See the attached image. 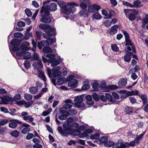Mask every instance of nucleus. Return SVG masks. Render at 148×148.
<instances>
[{"instance_id": "36", "label": "nucleus", "mask_w": 148, "mask_h": 148, "mask_svg": "<svg viewBox=\"0 0 148 148\" xmlns=\"http://www.w3.org/2000/svg\"><path fill=\"white\" fill-rule=\"evenodd\" d=\"M115 14V12L113 10H111L110 11L108 14H107L106 16L105 17V18H111L112 16H113Z\"/></svg>"}, {"instance_id": "3", "label": "nucleus", "mask_w": 148, "mask_h": 148, "mask_svg": "<svg viewBox=\"0 0 148 148\" xmlns=\"http://www.w3.org/2000/svg\"><path fill=\"white\" fill-rule=\"evenodd\" d=\"M57 6L56 3H52L49 5L45 6H42L40 10V12L41 13H43L44 11L50 12H54L57 9Z\"/></svg>"}, {"instance_id": "62", "label": "nucleus", "mask_w": 148, "mask_h": 148, "mask_svg": "<svg viewBox=\"0 0 148 148\" xmlns=\"http://www.w3.org/2000/svg\"><path fill=\"white\" fill-rule=\"evenodd\" d=\"M129 99L132 104H133L136 103V100L135 98L132 97H129Z\"/></svg>"}, {"instance_id": "28", "label": "nucleus", "mask_w": 148, "mask_h": 148, "mask_svg": "<svg viewBox=\"0 0 148 148\" xmlns=\"http://www.w3.org/2000/svg\"><path fill=\"white\" fill-rule=\"evenodd\" d=\"M141 3L140 1L136 0L133 2V8H138L143 6V5H140Z\"/></svg>"}, {"instance_id": "10", "label": "nucleus", "mask_w": 148, "mask_h": 148, "mask_svg": "<svg viewBox=\"0 0 148 148\" xmlns=\"http://www.w3.org/2000/svg\"><path fill=\"white\" fill-rule=\"evenodd\" d=\"M101 8V7L99 5L95 4L88 6V10L89 12L92 13L96 11H98Z\"/></svg>"}, {"instance_id": "37", "label": "nucleus", "mask_w": 148, "mask_h": 148, "mask_svg": "<svg viewBox=\"0 0 148 148\" xmlns=\"http://www.w3.org/2000/svg\"><path fill=\"white\" fill-rule=\"evenodd\" d=\"M36 36L38 40H40L41 37L42 35V32L40 30H38L36 32Z\"/></svg>"}, {"instance_id": "5", "label": "nucleus", "mask_w": 148, "mask_h": 148, "mask_svg": "<svg viewBox=\"0 0 148 148\" xmlns=\"http://www.w3.org/2000/svg\"><path fill=\"white\" fill-rule=\"evenodd\" d=\"M44 14L43 13H40L41 18L40 19V21L45 23H49L51 21V19L49 15L50 14V12L47 11H44Z\"/></svg>"}, {"instance_id": "55", "label": "nucleus", "mask_w": 148, "mask_h": 148, "mask_svg": "<svg viewBox=\"0 0 148 148\" xmlns=\"http://www.w3.org/2000/svg\"><path fill=\"white\" fill-rule=\"evenodd\" d=\"M99 138V135L98 134H96L90 136V138L91 139H98Z\"/></svg>"}, {"instance_id": "59", "label": "nucleus", "mask_w": 148, "mask_h": 148, "mask_svg": "<svg viewBox=\"0 0 148 148\" xmlns=\"http://www.w3.org/2000/svg\"><path fill=\"white\" fill-rule=\"evenodd\" d=\"M104 24L106 26L108 27L111 25V22L110 20H107L104 22Z\"/></svg>"}, {"instance_id": "11", "label": "nucleus", "mask_w": 148, "mask_h": 148, "mask_svg": "<svg viewBox=\"0 0 148 148\" xmlns=\"http://www.w3.org/2000/svg\"><path fill=\"white\" fill-rule=\"evenodd\" d=\"M10 122L9 124V127L11 128H15L17 126V124H21L22 123L21 122L19 121L11 119L10 120Z\"/></svg>"}, {"instance_id": "60", "label": "nucleus", "mask_w": 148, "mask_h": 148, "mask_svg": "<svg viewBox=\"0 0 148 148\" xmlns=\"http://www.w3.org/2000/svg\"><path fill=\"white\" fill-rule=\"evenodd\" d=\"M64 82V81L62 78L59 79L57 82L56 84L58 85H60L62 84Z\"/></svg>"}, {"instance_id": "61", "label": "nucleus", "mask_w": 148, "mask_h": 148, "mask_svg": "<svg viewBox=\"0 0 148 148\" xmlns=\"http://www.w3.org/2000/svg\"><path fill=\"white\" fill-rule=\"evenodd\" d=\"M34 134L32 133H29L27 135L26 137V139L29 140L32 138L34 136Z\"/></svg>"}, {"instance_id": "57", "label": "nucleus", "mask_w": 148, "mask_h": 148, "mask_svg": "<svg viewBox=\"0 0 148 148\" xmlns=\"http://www.w3.org/2000/svg\"><path fill=\"white\" fill-rule=\"evenodd\" d=\"M111 48L112 50L114 51H118L119 50L118 47L115 44L111 45Z\"/></svg>"}, {"instance_id": "63", "label": "nucleus", "mask_w": 148, "mask_h": 148, "mask_svg": "<svg viewBox=\"0 0 148 148\" xmlns=\"http://www.w3.org/2000/svg\"><path fill=\"white\" fill-rule=\"evenodd\" d=\"M0 110L1 111L4 112L5 113H8L9 112L8 110V109L7 108L3 107H1L0 108Z\"/></svg>"}, {"instance_id": "49", "label": "nucleus", "mask_w": 148, "mask_h": 148, "mask_svg": "<svg viewBox=\"0 0 148 148\" xmlns=\"http://www.w3.org/2000/svg\"><path fill=\"white\" fill-rule=\"evenodd\" d=\"M41 44H42V46H43V47H47V46H48L49 45V42L48 41L46 40H43L42 41H41Z\"/></svg>"}, {"instance_id": "45", "label": "nucleus", "mask_w": 148, "mask_h": 148, "mask_svg": "<svg viewBox=\"0 0 148 148\" xmlns=\"http://www.w3.org/2000/svg\"><path fill=\"white\" fill-rule=\"evenodd\" d=\"M30 131V129L29 127H25L21 131V133L23 134H27Z\"/></svg>"}, {"instance_id": "35", "label": "nucleus", "mask_w": 148, "mask_h": 148, "mask_svg": "<svg viewBox=\"0 0 148 148\" xmlns=\"http://www.w3.org/2000/svg\"><path fill=\"white\" fill-rule=\"evenodd\" d=\"M72 106L71 104H64L62 108V110H64V111H65L66 109H70Z\"/></svg>"}, {"instance_id": "19", "label": "nucleus", "mask_w": 148, "mask_h": 148, "mask_svg": "<svg viewBox=\"0 0 148 148\" xmlns=\"http://www.w3.org/2000/svg\"><path fill=\"white\" fill-rule=\"evenodd\" d=\"M88 11L87 10H81L79 13V15L84 18L88 16Z\"/></svg>"}, {"instance_id": "17", "label": "nucleus", "mask_w": 148, "mask_h": 148, "mask_svg": "<svg viewBox=\"0 0 148 148\" xmlns=\"http://www.w3.org/2000/svg\"><path fill=\"white\" fill-rule=\"evenodd\" d=\"M113 148H125V143H122L121 140H119L114 145Z\"/></svg>"}, {"instance_id": "23", "label": "nucleus", "mask_w": 148, "mask_h": 148, "mask_svg": "<svg viewBox=\"0 0 148 148\" xmlns=\"http://www.w3.org/2000/svg\"><path fill=\"white\" fill-rule=\"evenodd\" d=\"M29 92L32 94H36L38 92V89L35 86L31 87L29 88Z\"/></svg>"}, {"instance_id": "8", "label": "nucleus", "mask_w": 148, "mask_h": 148, "mask_svg": "<svg viewBox=\"0 0 148 148\" xmlns=\"http://www.w3.org/2000/svg\"><path fill=\"white\" fill-rule=\"evenodd\" d=\"M130 11L131 10L128 9H123V11L126 17H127L130 21H134L136 18V15L131 12Z\"/></svg>"}, {"instance_id": "44", "label": "nucleus", "mask_w": 148, "mask_h": 148, "mask_svg": "<svg viewBox=\"0 0 148 148\" xmlns=\"http://www.w3.org/2000/svg\"><path fill=\"white\" fill-rule=\"evenodd\" d=\"M25 12L26 14L28 17H30L32 16V13L29 9H26L25 10Z\"/></svg>"}, {"instance_id": "38", "label": "nucleus", "mask_w": 148, "mask_h": 148, "mask_svg": "<svg viewBox=\"0 0 148 148\" xmlns=\"http://www.w3.org/2000/svg\"><path fill=\"white\" fill-rule=\"evenodd\" d=\"M26 54L27 53L25 51L22 49L20 52H17L16 53L17 56L18 57L22 56L24 55H26Z\"/></svg>"}, {"instance_id": "29", "label": "nucleus", "mask_w": 148, "mask_h": 148, "mask_svg": "<svg viewBox=\"0 0 148 148\" xmlns=\"http://www.w3.org/2000/svg\"><path fill=\"white\" fill-rule=\"evenodd\" d=\"M101 18V16L98 12L93 14L92 15L93 19L99 20Z\"/></svg>"}, {"instance_id": "48", "label": "nucleus", "mask_w": 148, "mask_h": 148, "mask_svg": "<svg viewBox=\"0 0 148 148\" xmlns=\"http://www.w3.org/2000/svg\"><path fill=\"white\" fill-rule=\"evenodd\" d=\"M139 69V66L138 65H136L134 68H131L130 70V72L131 73V71H132V72L134 71V72H136Z\"/></svg>"}, {"instance_id": "58", "label": "nucleus", "mask_w": 148, "mask_h": 148, "mask_svg": "<svg viewBox=\"0 0 148 148\" xmlns=\"http://www.w3.org/2000/svg\"><path fill=\"white\" fill-rule=\"evenodd\" d=\"M3 102L4 103L7 104L10 101V99L9 98V97H4L3 99Z\"/></svg>"}, {"instance_id": "13", "label": "nucleus", "mask_w": 148, "mask_h": 148, "mask_svg": "<svg viewBox=\"0 0 148 148\" xmlns=\"http://www.w3.org/2000/svg\"><path fill=\"white\" fill-rule=\"evenodd\" d=\"M58 4L60 7L62 12L64 13L66 12L65 10L66 6L67 5V3L62 0H59L58 1Z\"/></svg>"}, {"instance_id": "50", "label": "nucleus", "mask_w": 148, "mask_h": 148, "mask_svg": "<svg viewBox=\"0 0 148 148\" xmlns=\"http://www.w3.org/2000/svg\"><path fill=\"white\" fill-rule=\"evenodd\" d=\"M80 7L82 8V10H87V7L86 4L83 2L81 3Z\"/></svg>"}, {"instance_id": "39", "label": "nucleus", "mask_w": 148, "mask_h": 148, "mask_svg": "<svg viewBox=\"0 0 148 148\" xmlns=\"http://www.w3.org/2000/svg\"><path fill=\"white\" fill-rule=\"evenodd\" d=\"M125 42L126 46H129L132 47L134 45V43L132 42L131 40L130 39L125 40Z\"/></svg>"}, {"instance_id": "32", "label": "nucleus", "mask_w": 148, "mask_h": 148, "mask_svg": "<svg viewBox=\"0 0 148 148\" xmlns=\"http://www.w3.org/2000/svg\"><path fill=\"white\" fill-rule=\"evenodd\" d=\"M114 143L113 141H108L105 143L104 145L107 147H110L114 146Z\"/></svg>"}, {"instance_id": "33", "label": "nucleus", "mask_w": 148, "mask_h": 148, "mask_svg": "<svg viewBox=\"0 0 148 148\" xmlns=\"http://www.w3.org/2000/svg\"><path fill=\"white\" fill-rule=\"evenodd\" d=\"M10 134L12 136L17 138L19 135V132L17 130H15L12 131Z\"/></svg>"}, {"instance_id": "21", "label": "nucleus", "mask_w": 148, "mask_h": 148, "mask_svg": "<svg viewBox=\"0 0 148 148\" xmlns=\"http://www.w3.org/2000/svg\"><path fill=\"white\" fill-rule=\"evenodd\" d=\"M134 109L130 107H127L125 108V112L126 114H131L134 112Z\"/></svg>"}, {"instance_id": "25", "label": "nucleus", "mask_w": 148, "mask_h": 148, "mask_svg": "<svg viewBox=\"0 0 148 148\" xmlns=\"http://www.w3.org/2000/svg\"><path fill=\"white\" fill-rule=\"evenodd\" d=\"M21 41L17 39H13L11 41L10 43L11 45L13 46L19 45Z\"/></svg>"}, {"instance_id": "24", "label": "nucleus", "mask_w": 148, "mask_h": 148, "mask_svg": "<svg viewBox=\"0 0 148 148\" xmlns=\"http://www.w3.org/2000/svg\"><path fill=\"white\" fill-rule=\"evenodd\" d=\"M130 54H127L124 56V60L125 62H130L131 58L132 56L133 55V53H130Z\"/></svg>"}, {"instance_id": "12", "label": "nucleus", "mask_w": 148, "mask_h": 148, "mask_svg": "<svg viewBox=\"0 0 148 148\" xmlns=\"http://www.w3.org/2000/svg\"><path fill=\"white\" fill-rule=\"evenodd\" d=\"M35 69L39 71L43 67V64L41 59L37 61L34 62L33 64Z\"/></svg>"}, {"instance_id": "16", "label": "nucleus", "mask_w": 148, "mask_h": 148, "mask_svg": "<svg viewBox=\"0 0 148 148\" xmlns=\"http://www.w3.org/2000/svg\"><path fill=\"white\" fill-rule=\"evenodd\" d=\"M119 28L118 25H114L111 27L109 32V33L110 35H113L117 33V29Z\"/></svg>"}, {"instance_id": "51", "label": "nucleus", "mask_w": 148, "mask_h": 148, "mask_svg": "<svg viewBox=\"0 0 148 148\" xmlns=\"http://www.w3.org/2000/svg\"><path fill=\"white\" fill-rule=\"evenodd\" d=\"M108 140V138L106 136H104L101 137L99 139V141L102 143H105Z\"/></svg>"}, {"instance_id": "7", "label": "nucleus", "mask_w": 148, "mask_h": 148, "mask_svg": "<svg viewBox=\"0 0 148 148\" xmlns=\"http://www.w3.org/2000/svg\"><path fill=\"white\" fill-rule=\"evenodd\" d=\"M75 105L78 108L83 107L85 106V104L82 103L83 101L82 96H77L74 99Z\"/></svg>"}, {"instance_id": "46", "label": "nucleus", "mask_w": 148, "mask_h": 148, "mask_svg": "<svg viewBox=\"0 0 148 148\" xmlns=\"http://www.w3.org/2000/svg\"><path fill=\"white\" fill-rule=\"evenodd\" d=\"M23 34L20 32H16L14 34V36L16 38H22L23 36Z\"/></svg>"}, {"instance_id": "26", "label": "nucleus", "mask_w": 148, "mask_h": 148, "mask_svg": "<svg viewBox=\"0 0 148 148\" xmlns=\"http://www.w3.org/2000/svg\"><path fill=\"white\" fill-rule=\"evenodd\" d=\"M127 80L125 78H122L119 80L118 84L120 86L125 85L127 83Z\"/></svg>"}, {"instance_id": "27", "label": "nucleus", "mask_w": 148, "mask_h": 148, "mask_svg": "<svg viewBox=\"0 0 148 148\" xmlns=\"http://www.w3.org/2000/svg\"><path fill=\"white\" fill-rule=\"evenodd\" d=\"M68 116L70 115H75L77 113V111L74 109H72L66 112Z\"/></svg>"}, {"instance_id": "43", "label": "nucleus", "mask_w": 148, "mask_h": 148, "mask_svg": "<svg viewBox=\"0 0 148 148\" xmlns=\"http://www.w3.org/2000/svg\"><path fill=\"white\" fill-rule=\"evenodd\" d=\"M92 96L93 99L96 101H98L99 99V95L96 93H94Z\"/></svg>"}, {"instance_id": "42", "label": "nucleus", "mask_w": 148, "mask_h": 148, "mask_svg": "<svg viewBox=\"0 0 148 148\" xmlns=\"http://www.w3.org/2000/svg\"><path fill=\"white\" fill-rule=\"evenodd\" d=\"M9 121L7 119H1L0 121V125H3L7 123Z\"/></svg>"}, {"instance_id": "31", "label": "nucleus", "mask_w": 148, "mask_h": 148, "mask_svg": "<svg viewBox=\"0 0 148 148\" xmlns=\"http://www.w3.org/2000/svg\"><path fill=\"white\" fill-rule=\"evenodd\" d=\"M135 145L136 142L134 140L130 142L129 143H125V148L129 147L130 146L134 147Z\"/></svg>"}, {"instance_id": "2", "label": "nucleus", "mask_w": 148, "mask_h": 148, "mask_svg": "<svg viewBox=\"0 0 148 148\" xmlns=\"http://www.w3.org/2000/svg\"><path fill=\"white\" fill-rule=\"evenodd\" d=\"M55 57L56 55L53 53H45L42 56V60L44 63H50L51 66L55 67L59 64L62 61L60 58H57Z\"/></svg>"}, {"instance_id": "1", "label": "nucleus", "mask_w": 148, "mask_h": 148, "mask_svg": "<svg viewBox=\"0 0 148 148\" xmlns=\"http://www.w3.org/2000/svg\"><path fill=\"white\" fill-rule=\"evenodd\" d=\"M39 28L40 29H43L44 32L46 33L43 34L44 38L46 39L49 42V45L52 44L54 41H56V38L54 40L52 38H49L56 35L55 30L52 27H51L49 25L41 24L39 26Z\"/></svg>"}, {"instance_id": "15", "label": "nucleus", "mask_w": 148, "mask_h": 148, "mask_svg": "<svg viewBox=\"0 0 148 148\" xmlns=\"http://www.w3.org/2000/svg\"><path fill=\"white\" fill-rule=\"evenodd\" d=\"M77 80L75 79L69 81L68 84V86L71 88H75L77 86Z\"/></svg>"}, {"instance_id": "20", "label": "nucleus", "mask_w": 148, "mask_h": 148, "mask_svg": "<svg viewBox=\"0 0 148 148\" xmlns=\"http://www.w3.org/2000/svg\"><path fill=\"white\" fill-rule=\"evenodd\" d=\"M60 113L62 114V115L59 116L58 118L59 119L64 120L66 119L68 116L65 111H64V110H61L60 111Z\"/></svg>"}, {"instance_id": "64", "label": "nucleus", "mask_w": 148, "mask_h": 148, "mask_svg": "<svg viewBox=\"0 0 148 148\" xmlns=\"http://www.w3.org/2000/svg\"><path fill=\"white\" fill-rule=\"evenodd\" d=\"M123 4L124 5L130 7L131 8H133V5L131 4L130 3L127 2H125V1L123 2Z\"/></svg>"}, {"instance_id": "47", "label": "nucleus", "mask_w": 148, "mask_h": 148, "mask_svg": "<svg viewBox=\"0 0 148 148\" xmlns=\"http://www.w3.org/2000/svg\"><path fill=\"white\" fill-rule=\"evenodd\" d=\"M24 65L25 68L27 69H29L30 67V63L27 60L25 61V62L24 63Z\"/></svg>"}, {"instance_id": "34", "label": "nucleus", "mask_w": 148, "mask_h": 148, "mask_svg": "<svg viewBox=\"0 0 148 148\" xmlns=\"http://www.w3.org/2000/svg\"><path fill=\"white\" fill-rule=\"evenodd\" d=\"M84 84L82 86V89L83 90H85L88 89L90 87L88 84V81L84 82Z\"/></svg>"}, {"instance_id": "41", "label": "nucleus", "mask_w": 148, "mask_h": 148, "mask_svg": "<svg viewBox=\"0 0 148 148\" xmlns=\"http://www.w3.org/2000/svg\"><path fill=\"white\" fill-rule=\"evenodd\" d=\"M38 76L40 78H41V79L43 80L45 82H46V78L44 75L43 72H40L38 75Z\"/></svg>"}, {"instance_id": "22", "label": "nucleus", "mask_w": 148, "mask_h": 148, "mask_svg": "<svg viewBox=\"0 0 148 148\" xmlns=\"http://www.w3.org/2000/svg\"><path fill=\"white\" fill-rule=\"evenodd\" d=\"M138 96L142 100L143 103L144 104H146L147 103L148 99L147 98V96L145 94H143L142 95L139 94L138 95Z\"/></svg>"}, {"instance_id": "9", "label": "nucleus", "mask_w": 148, "mask_h": 148, "mask_svg": "<svg viewBox=\"0 0 148 148\" xmlns=\"http://www.w3.org/2000/svg\"><path fill=\"white\" fill-rule=\"evenodd\" d=\"M29 113L27 112H22L21 115H19L20 116H23V119L26 121L29 119V122H32L34 120V118H33L32 116L28 115Z\"/></svg>"}, {"instance_id": "56", "label": "nucleus", "mask_w": 148, "mask_h": 148, "mask_svg": "<svg viewBox=\"0 0 148 148\" xmlns=\"http://www.w3.org/2000/svg\"><path fill=\"white\" fill-rule=\"evenodd\" d=\"M27 54L26 55H24L23 58L24 59L27 60L30 59L31 58V53H27Z\"/></svg>"}, {"instance_id": "54", "label": "nucleus", "mask_w": 148, "mask_h": 148, "mask_svg": "<svg viewBox=\"0 0 148 148\" xmlns=\"http://www.w3.org/2000/svg\"><path fill=\"white\" fill-rule=\"evenodd\" d=\"M39 59V56L38 54L36 52H34L33 56V60H38Z\"/></svg>"}, {"instance_id": "4", "label": "nucleus", "mask_w": 148, "mask_h": 148, "mask_svg": "<svg viewBox=\"0 0 148 148\" xmlns=\"http://www.w3.org/2000/svg\"><path fill=\"white\" fill-rule=\"evenodd\" d=\"M64 128L63 130L61 126H59L58 128V132L63 136H67L68 134L67 132H69L70 130V126L69 124L67 123H64L63 124Z\"/></svg>"}, {"instance_id": "30", "label": "nucleus", "mask_w": 148, "mask_h": 148, "mask_svg": "<svg viewBox=\"0 0 148 148\" xmlns=\"http://www.w3.org/2000/svg\"><path fill=\"white\" fill-rule=\"evenodd\" d=\"M53 50L49 47H44L42 49V51L46 53H52Z\"/></svg>"}, {"instance_id": "52", "label": "nucleus", "mask_w": 148, "mask_h": 148, "mask_svg": "<svg viewBox=\"0 0 148 148\" xmlns=\"http://www.w3.org/2000/svg\"><path fill=\"white\" fill-rule=\"evenodd\" d=\"M24 102H25L24 104L26 105L25 106L27 108L29 107L33 104L34 102L32 101H31L28 102H26L25 101H24Z\"/></svg>"}, {"instance_id": "18", "label": "nucleus", "mask_w": 148, "mask_h": 148, "mask_svg": "<svg viewBox=\"0 0 148 148\" xmlns=\"http://www.w3.org/2000/svg\"><path fill=\"white\" fill-rule=\"evenodd\" d=\"M29 45V43L27 41H25L23 42L21 45L20 47L22 50L25 51L29 50L30 48L28 47Z\"/></svg>"}, {"instance_id": "53", "label": "nucleus", "mask_w": 148, "mask_h": 148, "mask_svg": "<svg viewBox=\"0 0 148 148\" xmlns=\"http://www.w3.org/2000/svg\"><path fill=\"white\" fill-rule=\"evenodd\" d=\"M121 31L125 36V40L130 39L129 35L126 31H124L123 30H122Z\"/></svg>"}, {"instance_id": "40", "label": "nucleus", "mask_w": 148, "mask_h": 148, "mask_svg": "<svg viewBox=\"0 0 148 148\" xmlns=\"http://www.w3.org/2000/svg\"><path fill=\"white\" fill-rule=\"evenodd\" d=\"M24 97L27 100L29 101L32 100V96L31 94H27L25 95Z\"/></svg>"}, {"instance_id": "14", "label": "nucleus", "mask_w": 148, "mask_h": 148, "mask_svg": "<svg viewBox=\"0 0 148 148\" xmlns=\"http://www.w3.org/2000/svg\"><path fill=\"white\" fill-rule=\"evenodd\" d=\"M60 69L61 67L60 66H58L52 69V71L53 72L52 74L53 77L59 76L60 73L59 72Z\"/></svg>"}, {"instance_id": "6", "label": "nucleus", "mask_w": 148, "mask_h": 148, "mask_svg": "<svg viewBox=\"0 0 148 148\" xmlns=\"http://www.w3.org/2000/svg\"><path fill=\"white\" fill-rule=\"evenodd\" d=\"M77 6L78 5L75 3H67V5L66 6L65 10L67 11L66 12L64 13L63 12H62L63 14H66L68 15L70 14L71 13H73L75 11V8L73 6Z\"/></svg>"}]
</instances>
